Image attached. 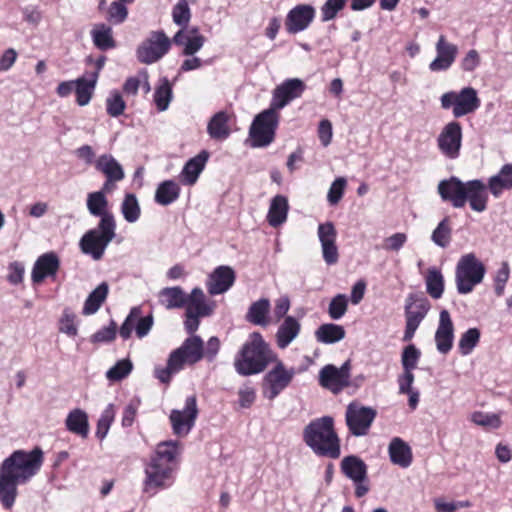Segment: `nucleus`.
I'll list each match as a JSON object with an SVG mask.
<instances>
[{
  "mask_svg": "<svg viewBox=\"0 0 512 512\" xmlns=\"http://www.w3.org/2000/svg\"><path fill=\"white\" fill-rule=\"evenodd\" d=\"M509 265L507 262H503L499 269L496 271L494 281H495V293L498 296H501L504 292L505 284L509 279Z\"/></svg>",
  "mask_w": 512,
  "mask_h": 512,
  "instance_id": "nucleus-64",
  "label": "nucleus"
},
{
  "mask_svg": "<svg viewBox=\"0 0 512 512\" xmlns=\"http://www.w3.org/2000/svg\"><path fill=\"white\" fill-rule=\"evenodd\" d=\"M109 287L106 282L100 283L85 300L82 313L84 315H92L96 313L101 307L102 303L107 298Z\"/></svg>",
  "mask_w": 512,
  "mask_h": 512,
  "instance_id": "nucleus-47",
  "label": "nucleus"
},
{
  "mask_svg": "<svg viewBox=\"0 0 512 512\" xmlns=\"http://www.w3.org/2000/svg\"><path fill=\"white\" fill-rule=\"evenodd\" d=\"M187 300V294L179 286L166 287L159 292V302L166 309L182 308Z\"/></svg>",
  "mask_w": 512,
  "mask_h": 512,
  "instance_id": "nucleus-41",
  "label": "nucleus"
},
{
  "mask_svg": "<svg viewBox=\"0 0 512 512\" xmlns=\"http://www.w3.org/2000/svg\"><path fill=\"white\" fill-rule=\"evenodd\" d=\"M173 43L183 46V54L193 56L205 43V37L199 34L197 28L180 29L173 37Z\"/></svg>",
  "mask_w": 512,
  "mask_h": 512,
  "instance_id": "nucleus-27",
  "label": "nucleus"
},
{
  "mask_svg": "<svg viewBox=\"0 0 512 512\" xmlns=\"http://www.w3.org/2000/svg\"><path fill=\"white\" fill-rule=\"evenodd\" d=\"M465 203L468 201L470 208L475 212H483L487 209L488 185L480 179L466 182Z\"/></svg>",
  "mask_w": 512,
  "mask_h": 512,
  "instance_id": "nucleus-24",
  "label": "nucleus"
},
{
  "mask_svg": "<svg viewBox=\"0 0 512 512\" xmlns=\"http://www.w3.org/2000/svg\"><path fill=\"white\" fill-rule=\"evenodd\" d=\"M208 158V152L203 150L195 157L189 159L179 174L180 182L186 186L194 185L204 170Z\"/></svg>",
  "mask_w": 512,
  "mask_h": 512,
  "instance_id": "nucleus-28",
  "label": "nucleus"
},
{
  "mask_svg": "<svg viewBox=\"0 0 512 512\" xmlns=\"http://www.w3.org/2000/svg\"><path fill=\"white\" fill-rule=\"evenodd\" d=\"M348 308V298L345 294H337L332 298L328 307V314L331 319H341Z\"/></svg>",
  "mask_w": 512,
  "mask_h": 512,
  "instance_id": "nucleus-56",
  "label": "nucleus"
},
{
  "mask_svg": "<svg viewBox=\"0 0 512 512\" xmlns=\"http://www.w3.org/2000/svg\"><path fill=\"white\" fill-rule=\"evenodd\" d=\"M181 188L174 180L161 182L155 191V202L162 206L174 203L180 196Z\"/></svg>",
  "mask_w": 512,
  "mask_h": 512,
  "instance_id": "nucleus-40",
  "label": "nucleus"
},
{
  "mask_svg": "<svg viewBox=\"0 0 512 512\" xmlns=\"http://www.w3.org/2000/svg\"><path fill=\"white\" fill-rule=\"evenodd\" d=\"M172 99V86L167 78H162L155 89L154 101L159 111L168 109Z\"/></svg>",
  "mask_w": 512,
  "mask_h": 512,
  "instance_id": "nucleus-48",
  "label": "nucleus"
},
{
  "mask_svg": "<svg viewBox=\"0 0 512 512\" xmlns=\"http://www.w3.org/2000/svg\"><path fill=\"white\" fill-rule=\"evenodd\" d=\"M98 80V71L87 72L75 80L76 101L79 106H86L93 95Z\"/></svg>",
  "mask_w": 512,
  "mask_h": 512,
  "instance_id": "nucleus-32",
  "label": "nucleus"
},
{
  "mask_svg": "<svg viewBox=\"0 0 512 512\" xmlns=\"http://www.w3.org/2000/svg\"><path fill=\"white\" fill-rule=\"evenodd\" d=\"M421 352L414 345H408L404 348L401 357V363L404 371L413 372L417 367V363L420 359Z\"/></svg>",
  "mask_w": 512,
  "mask_h": 512,
  "instance_id": "nucleus-60",
  "label": "nucleus"
},
{
  "mask_svg": "<svg viewBox=\"0 0 512 512\" xmlns=\"http://www.w3.org/2000/svg\"><path fill=\"white\" fill-rule=\"evenodd\" d=\"M178 454V441L169 440L157 445L154 455L145 467L144 492L152 491L154 494L157 489H166L174 483Z\"/></svg>",
  "mask_w": 512,
  "mask_h": 512,
  "instance_id": "nucleus-2",
  "label": "nucleus"
},
{
  "mask_svg": "<svg viewBox=\"0 0 512 512\" xmlns=\"http://www.w3.org/2000/svg\"><path fill=\"white\" fill-rule=\"evenodd\" d=\"M196 396H188L183 409H173L169 419L173 433L178 437H185L195 425L198 416Z\"/></svg>",
  "mask_w": 512,
  "mask_h": 512,
  "instance_id": "nucleus-13",
  "label": "nucleus"
},
{
  "mask_svg": "<svg viewBox=\"0 0 512 512\" xmlns=\"http://www.w3.org/2000/svg\"><path fill=\"white\" fill-rule=\"evenodd\" d=\"M172 18L173 22L181 27V29H186L190 18V8L188 3L185 0L179 1L172 10Z\"/></svg>",
  "mask_w": 512,
  "mask_h": 512,
  "instance_id": "nucleus-58",
  "label": "nucleus"
},
{
  "mask_svg": "<svg viewBox=\"0 0 512 512\" xmlns=\"http://www.w3.org/2000/svg\"><path fill=\"white\" fill-rule=\"evenodd\" d=\"M424 279L427 293L434 299L441 298L444 292V277L441 270L435 266L428 268Z\"/></svg>",
  "mask_w": 512,
  "mask_h": 512,
  "instance_id": "nucleus-45",
  "label": "nucleus"
},
{
  "mask_svg": "<svg viewBox=\"0 0 512 512\" xmlns=\"http://www.w3.org/2000/svg\"><path fill=\"white\" fill-rule=\"evenodd\" d=\"M132 369V362L129 359H122L106 372V377L110 381H120L127 377L131 373Z\"/></svg>",
  "mask_w": 512,
  "mask_h": 512,
  "instance_id": "nucleus-55",
  "label": "nucleus"
},
{
  "mask_svg": "<svg viewBox=\"0 0 512 512\" xmlns=\"http://www.w3.org/2000/svg\"><path fill=\"white\" fill-rule=\"evenodd\" d=\"M436 58L429 64L432 72L446 71L454 63L458 48L455 44L446 40L445 36L440 35L436 43Z\"/></svg>",
  "mask_w": 512,
  "mask_h": 512,
  "instance_id": "nucleus-22",
  "label": "nucleus"
},
{
  "mask_svg": "<svg viewBox=\"0 0 512 512\" xmlns=\"http://www.w3.org/2000/svg\"><path fill=\"white\" fill-rule=\"evenodd\" d=\"M59 331L69 337H75L78 333L76 314L69 308H65L62 312L59 319Z\"/></svg>",
  "mask_w": 512,
  "mask_h": 512,
  "instance_id": "nucleus-54",
  "label": "nucleus"
},
{
  "mask_svg": "<svg viewBox=\"0 0 512 512\" xmlns=\"http://www.w3.org/2000/svg\"><path fill=\"white\" fill-rule=\"evenodd\" d=\"M65 425L68 431L82 438H86L89 434L88 415L82 409L71 410L67 415Z\"/></svg>",
  "mask_w": 512,
  "mask_h": 512,
  "instance_id": "nucleus-39",
  "label": "nucleus"
},
{
  "mask_svg": "<svg viewBox=\"0 0 512 512\" xmlns=\"http://www.w3.org/2000/svg\"><path fill=\"white\" fill-rule=\"evenodd\" d=\"M430 309V304L426 298L417 297L414 294H410L405 301L404 313H405V331L403 335L404 341H410L421 322L426 317Z\"/></svg>",
  "mask_w": 512,
  "mask_h": 512,
  "instance_id": "nucleus-12",
  "label": "nucleus"
},
{
  "mask_svg": "<svg viewBox=\"0 0 512 512\" xmlns=\"http://www.w3.org/2000/svg\"><path fill=\"white\" fill-rule=\"evenodd\" d=\"M108 205V199L104 194V191L88 193L86 206L89 213L92 216L100 217V221L108 218L112 222H116L113 214L108 210Z\"/></svg>",
  "mask_w": 512,
  "mask_h": 512,
  "instance_id": "nucleus-34",
  "label": "nucleus"
},
{
  "mask_svg": "<svg viewBox=\"0 0 512 512\" xmlns=\"http://www.w3.org/2000/svg\"><path fill=\"white\" fill-rule=\"evenodd\" d=\"M289 210L288 200L283 195H276L272 198L267 214V221L270 226L278 227L287 220Z\"/></svg>",
  "mask_w": 512,
  "mask_h": 512,
  "instance_id": "nucleus-38",
  "label": "nucleus"
},
{
  "mask_svg": "<svg viewBox=\"0 0 512 512\" xmlns=\"http://www.w3.org/2000/svg\"><path fill=\"white\" fill-rule=\"evenodd\" d=\"M488 190L495 199L502 196L503 192L512 189V163L505 164L497 174L489 177Z\"/></svg>",
  "mask_w": 512,
  "mask_h": 512,
  "instance_id": "nucleus-30",
  "label": "nucleus"
},
{
  "mask_svg": "<svg viewBox=\"0 0 512 512\" xmlns=\"http://www.w3.org/2000/svg\"><path fill=\"white\" fill-rule=\"evenodd\" d=\"M470 419L474 424L485 428L497 429L502 424L500 414L496 413L475 411L471 414Z\"/></svg>",
  "mask_w": 512,
  "mask_h": 512,
  "instance_id": "nucleus-52",
  "label": "nucleus"
},
{
  "mask_svg": "<svg viewBox=\"0 0 512 512\" xmlns=\"http://www.w3.org/2000/svg\"><path fill=\"white\" fill-rule=\"evenodd\" d=\"M94 166L110 180H123L125 177L122 165L111 154L100 155L95 160Z\"/></svg>",
  "mask_w": 512,
  "mask_h": 512,
  "instance_id": "nucleus-36",
  "label": "nucleus"
},
{
  "mask_svg": "<svg viewBox=\"0 0 512 512\" xmlns=\"http://www.w3.org/2000/svg\"><path fill=\"white\" fill-rule=\"evenodd\" d=\"M126 103L118 91H112L106 99V111L111 117H119L124 113Z\"/></svg>",
  "mask_w": 512,
  "mask_h": 512,
  "instance_id": "nucleus-57",
  "label": "nucleus"
},
{
  "mask_svg": "<svg viewBox=\"0 0 512 512\" xmlns=\"http://www.w3.org/2000/svg\"><path fill=\"white\" fill-rule=\"evenodd\" d=\"M60 260L54 252H47L38 257L34 263L31 279L35 284L41 283L45 278H54L59 270Z\"/></svg>",
  "mask_w": 512,
  "mask_h": 512,
  "instance_id": "nucleus-26",
  "label": "nucleus"
},
{
  "mask_svg": "<svg viewBox=\"0 0 512 512\" xmlns=\"http://www.w3.org/2000/svg\"><path fill=\"white\" fill-rule=\"evenodd\" d=\"M115 410L113 404H109L102 412L96 429V437L103 440L110 429L112 422L114 421Z\"/></svg>",
  "mask_w": 512,
  "mask_h": 512,
  "instance_id": "nucleus-53",
  "label": "nucleus"
},
{
  "mask_svg": "<svg viewBox=\"0 0 512 512\" xmlns=\"http://www.w3.org/2000/svg\"><path fill=\"white\" fill-rule=\"evenodd\" d=\"M377 412L371 407L352 402L347 406L345 419L349 431L354 436H364L368 433Z\"/></svg>",
  "mask_w": 512,
  "mask_h": 512,
  "instance_id": "nucleus-14",
  "label": "nucleus"
},
{
  "mask_svg": "<svg viewBox=\"0 0 512 512\" xmlns=\"http://www.w3.org/2000/svg\"><path fill=\"white\" fill-rule=\"evenodd\" d=\"M301 324L293 316H286L279 325L275 338L280 349L287 348L299 335Z\"/></svg>",
  "mask_w": 512,
  "mask_h": 512,
  "instance_id": "nucleus-31",
  "label": "nucleus"
},
{
  "mask_svg": "<svg viewBox=\"0 0 512 512\" xmlns=\"http://www.w3.org/2000/svg\"><path fill=\"white\" fill-rule=\"evenodd\" d=\"M270 309V301L267 298H261L250 305L246 313V320L254 325L266 327L271 323Z\"/></svg>",
  "mask_w": 512,
  "mask_h": 512,
  "instance_id": "nucleus-37",
  "label": "nucleus"
},
{
  "mask_svg": "<svg viewBox=\"0 0 512 512\" xmlns=\"http://www.w3.org/2000/svg\"><path fill=\"white\" fill-rule=\"evenodd\" d=\"M305 89L306 85L301 79H286L274 89L270 107L278 112L291 101L300 98Z\"/></svg>",
  "mask_w": 512,
  "mask_h": 512,
  "instance_id": "nucleus-17",
  "label": "nucleus"
},
{
  "mask_svg": "<svg viewBox=\"0 0 512 512\" xmlns=\"http://www.w3.org/2000/svg\"><path fill=\"white\" fill-rule=\"evenodd\" d=\"M452 237V229L449 224L448 217L440 221L437 227L433 230L431 235L432 242L441 248L449 246Z\"/></svg>",
  "mask_w": 512,
  "mask_h": 512,
  "instance_id": "nucleus-49",
  "label": "nucleus"
},
{
  "mask_svg": "<svg viewBox=\"0 0 512 512\" xmlns=\"http://www.w3.org/2000/svg\"><path fill=\"white\" fill-rule=\"evenodd\" d=\"M172 43L173 39H170L164 31H151L138 46L137 58L143 64L156 63L169 52Z\"/></svg>",
  "mask_w": 512,
  "mask_h": 512,
  "instance_id": "nucleus-10",
  "label": "nucleus"
},
{
  "mask_svg": "<svg viewBox=\"0 0 512 512\" xmlns=\"http://www.w3.org/2000/svg\"><path fill=\"white\" fill-rule=\"evenodd\" d=\"M94 45L100 50H108L115 47L112 28L106 24H95L91 30Z\"/></svg>",
  "mask_w": 512,
  "mask_h": 512,
  "instance_id": "nucleus-44",
  "label": "nucleus"
},
{
  "mask_svg": "<svg viewBox=\"0 0 512 512\" xmlns=\"http://www.w3.org/2000/svg\"><path fill=\"white\" fill-rule=\"evenodd\" d=\"M186 365H188V360L177 348L170 353L165 367H155L154 374L160 382L168 384L173 375L183 370Z\"/></svg>",
  "mask_w": 512,
  "mask_h": 512,
  "instance_id": "nucleus-29",
  "label": "nucleus"
},
{
  "mask_svg": "<svg viewBox=\"0 0 512 512\" xmlns=\"http://www.w3.org/2000/svg\"><path fill=\"white\" fill-rule=\"evenodd\" d=\"M480 331L478 328H470L465 331L458 342V349L461 355L467 356L472 353L480 340Z\"/></svg>",
  "mask_w": 512,
  "mask_h": 512,
  "instance_id": "nucleus-50",
  "label": "nucleus"
},
{
  "mask_svg": "<svg viewBox=\"0 0 512 512\" xmlns=\"http://www.w3.org/2000/svg\"><path fill=\"white\" fill-rule=\"evenodd\" d=\"M349 363H344L341 367L332 364L325 365L319 372V384L334 394L339 393L350 382Z\"/></svg>",
  "mask_w": 512,
  "mask_h": 512,
  "instance_id": "nucleus-16",
  "label": "nucleus"
},
{
  "mask_svg": "<svg viewBox=\"0 0 512 512\" xmlns=\"http://www.w3.org/2000/svg\"><path fill=\"white\" fill-rule=\"evenodd\" d=\"M185 329L193 334L199 327L200 318L209 316L214 309L213 305L206 302V297L201 288H194L190 295H187L185 302Z\"/></svg>",
  "mask_w": 512,
  "mask_h": 512,
  "instance_id": "nucleus-11",
  "label": "nucleus"
},
{
  "mask_svg": "<svg viewBox=\"0 0 512 512\" xmlns=\"http://www.w3.org/2000/svg\"><path fill=\"white\" fill-rule=\"evenodd\" d=\"M440 103L443 109H452L455 118L473 113L481 104L477 91L472 87L446 92L440 97Z\"/></svg>",
  "mask_w": 512,
  "mask_h": 512,
  "instance_id": "nucleus-8",
  "label": "nucleus"
},
{
  "mask_svg": "<svg viewBox=\"0 0 512 512\" xmlns=\"http://www.w3.org/2000/svg\"><path fill=\"white\" fill-rule=\"evenodd\" d=\"M43 451L36 447L31 451L16 450L0 465V503L11 509L18 496V485L28 483L41 469Z\"/></svg>",
  "mask_w": 512,
  "mask_h": 512,
  "instance_id": "nucleus-1",
  "label": "nucleus"
},
{
  "mask_svg": "<svg viewBox=\"0 0 512 512\" xmlns=\"http://www.w3.org/2000/svg\"><path fill=\"white\" fill-rule=\"evenodd\" d=\"M343 473L354 482H363L366 477V465L356 456H347L341 462Z\"/></svg>",
  "mask_w": 512,
  "mask_h": 512,
  "instance_id": "nucleus-46",
  "label": "nucleus"
},
{
  "mask_svg": "<svg viewBox=\"0 0 512 512\" xmlns=\"http://www.w3.org/2000/svg\"><path fill=\"white\" fill-rule=\"evenodd\" d=\"M348 0H326L321 6V20L328 22L333 20L337 14L345 7Z\"/></svg>",
  "mask_w": 512,
  "mask_h": 512,
  "instance_id": "nucleus-59",
  "label": "nucleus"
},
{
  "mask_svg": "<svg viewBox=\"0 0 512 512\" xmlns=\"http://www.w3.org/2000/svg\"><path fill=\"white\" fill-rule=\"evenodd\" d=\"M297 371L288 367L275 355V365L263 379V395L269 400L278 397L292 383Z\"/></svg>",
  "mask_w": 512,
  "mask_h": 512,
  "instance_id": "nucleus-9",
  "label": "nucleus"
},
{
  "mask_svg": "<svg viewBox=\"0 0 512 512\" xmlns=\"http://www.w3.org/2000/svg\"><path fill=\"white\" fill-rule=\"evenodd\" d=\"M486 268L474 253L462 255L455 268L457 292L461 295L471 293L485 276Z\"/></svg>",
  "mask_w": 512,
  "mask_h": 512,
  "instance_id": "nucleus-5",
  "label": "nucleus"
},
{
  "mask_svg": "<svg viewBox=\"0 0 512 512\" xmlns=\"http://www.w3.org/2000/svg\"><path fill=\"white\" fill-rule=\"evenodd\" d=\"M314 335L319 343L334 344L344 339L346 332L341 325L325 323L316 329Z\"/></svg>",
  "mask_w": 512,
  "mask_h": 512,
  "instance_id": "nucleus-42",
  "label": "nucleus"
},
{
  "mask_svg": "<svg viewBox=\"0 0 512 512\" xmlns=\"http://www.w3.org/2000/svg\"><path fill=\"white\" fill-rule=\"evenodd\" d=\"M278 123L279 114L271 107L259 113L249 130L251 146L261 148L271 144L274 141Z\"/></svg>",
  "mask_w": 512,
  "mask_h": 512,
  "instance_id": "nucleus-7",
  "label": "nucleus"
},
{
  "mask_svg": "<svg viewBox=\"0 0 512 512\" xmlns=\"http://www.w3.org/2000/svg\"><path fill=\"white\" fill-rule=\"evenodd\" d=\"M153 326V316L148 315L142 317V310L140 307H133L125 321L119 329V334L123 339L130 338L133 331H135L138 338L147 336Z\"/></svg>",
  "mask_w": 512,
  "mask_h": 512,
  "instance_id": "nucleus-18",
  "label": "nucleus"
},
{
  "mask_svg": "<svg viewBox=\"0 0 512 512\" xmlns=\"http://www.w3.org/2000/svg\"><path fill=\"white\" fill-rule=\"evenodd\" d=\"M229 120L230 116L225 111H219L214 114L207 125L208 135L214 140H226L231 134Z\"/></svg>",
  "mask_w": 512,
  "mask_h": 512,
  "instance_id": "nucleus-35",
  "label": "nucleus"
},
{
  "mask_svg": "<svg viewBox=\"0 0 512 512\" xmlns=\"http://www.w3.org/2000/svg\"><path fill=\"white\" fill-rule=\"evenodd\" d=\"M316 10L310 4H299L293 7L285 19L288 33L296 34L306 30L315 18Z\"/></svg>",
  "mask_w": 512,
  "mask_h": 512,
  "instance_id": "nucleus-20",
  "label": "nucleus"
},
{
  "mask_svg": "<svg viewBox=\"0 0 512 512\" xmlns=\"http://www.w3.org/2000/svg\"><path fill=\"white\" fill-rule=\"evenodd\" d=\"M390 460L401 468H408L413 460L410 446L401 438L394 437L388 447Z\"/></svg>",
  "mask_w": 512,
  "mask_h": 512,
  "instance_id": "nucleus-33",
  "label": "nucleus"
},
{
  "mask_svg": "<svg viewBox=\"0 0 512 512\" xmlns=\"http://www.w3.org/2000/svg\"><path fill=\"white\" fill-rule=\"evenodd\" d=\"M270 352L262 335L258 332L251 333L235 358V370L243 376L262 372L269 362Z\"/></svg>",
  "mask_w": 512,
  "mask_h": 512,
  "instance_id": "nucleus-4",
  "label": "nucleus"
},
{
  "mask_svg": "<svg viewBox=\"0 0 512 512\" xmlns=\"http://www.w3.org/2000/svg\"><path fill=\"white\" fill-rule=\"evenodd\" d=\"M121 212L129 223H135L140 218L141 210L134 194H127L121 204Z\"/></svg>",
  "mask_w": 512,
  "mask_h": 512,
  "instance_id": "nucleus-51",
  "label": "nucleus"
},
{
  "mask_svg": "<svg viewBox=\"0 0 512 512\" xmlns=\"http://www.w3.org/2000/svg\"><path fill=\"white\" fill-rule=\"evenodd\" d=\"M125 2L119 0L114 1L108 8V20L113 24L123 23L128 15V10L124 5Z\"/></svg>",
  "mask_w": 512,
  "mask_h": 512,
  "instance_id": "nucleus-61",
  "label": "nucleus"
},
{
  "mask_svg": "<svg viewBox=\"0 0 512 512\" xmlns=\"http://www.w3.org/2000/svg\"><path fill=\"white\" fill-rule=\"evenodd\" d=\"M234 282V270L229 266H219L209 275L206 286L210 295H220L227 292Z\"/></svg>",
  "mask_w": 512,
  "mask_h": 512,
  "instance_id": "nucleus-25",
  "label": "nucleus"
},
{
  "mask_svg": "<svg viewBox=\"0 0 512 512\" xmlns=\"http://www.w3.org/2000/svg\"><path fill=\"white\" fill-rule=\"evenodd\" d=\"M303 440L318 456L333 459L340 456V441L330 416L312 420L303 430Z\"/></svg>",
  "mask_w": 512,
  "mask_h": 512,
  "instance_id": "nucleus-3",
  "label": "nucleus"
},
{
  "mask_svg": "<svg viewBox=\"0 0 512 512\" xmlns=\"http://www.w3.org/2000/svg\"><path fill=\"white\" fill-rule=\"evenodd\" d=\"M317 235L321 244L322 257L327 265H334L339 260L338 247L336 245L337 231L332 222L321 223L317 229Z\"/></svg>",
  "mask_w": 512,
  "mask_h": 512,
  "instance_id": "nucleus-19",
  "label": "nucleus"
},
{
  "mask_svg": "<svg viewBox=\"0 0 512 512\" xmlns=\"http://www.w3.org/2000/svg\"><path fill=\"white\" fill-rule=\"evenodd\" d=\"M454 325L447 310L439 314V323L435 332V343L439 353L447 354L453 347Z\"/></svg>",
  "mask_w": 512,
  "mask_h": 512,
  "instance_id": "nucleus-23",
  "label": "nucleus"
},
{
  "mask_svg": "<svg viewBox=\"0 0 512 512\" xmlns=\"http://www.w3.org/2000/svg\"><path fill=\"white\" fill-rule=\"evenodd\" d=\"M465 187L466 182L452 176L449 179L441 180L437 189L443 201H449L454 208H462L465 206Z\"/></svg>",
  "mask_w": 512,
  "mask_h": 512,
  "instance_id": "nucleus-21",
  "label": "nucleus"
},
{
  "mask_svg": "<svg viewBox=\"0 0 512 512\" xmlns=\"http://www.w3.org/2000/svg\"><path fill=\"white\" fill-rule=\"evenodd\" d=\"M179 350L188 360V365H193L204 357L203 341L197 335L187 338L179 347Z\"/></svg>",
  "mask_w": 512,
  "mask_h": 512,
  "instance_id": "nucleus-43",
  "label": "nucleus"
},
{
  "mask_svg": "<svg viewBox=\"0 0 512 512\" xmlns=\"http://www.w3.org/2000/svg\"><path fill=\"white\" fill-rule=\"evenodd\" d=\"M116 236V222L110 219L99 221L97 227L88 230L80 239L81 251L94 260L102 259L106 248Z\"/></svg>",
  "mask_w": 512,
  "mask_h": 512,
  "instance_id": "nucleus-6",
  "label": "nucleus"
},
{
  "mask_svg": "<svg viewBox=\"0 0 512 512\" xmlns=\"http://www.w3.org/2000/svg\"><path fill=\"white\" fill-rule=\"evenodd\" d=\"M346 183V179L343 177L336 178L333 181L327 195L328 202L331 205H335L341 200L344 194Z\"/></svg>",
  "mask_w": 512,
  "mask_h": 512,
  "instance_id": "nucleus-62",
  "label": "nucleus"
},
{
  "mask_svg": "<svg viewBox=\"0 0 512 512\" xmlns=\"http://www.w3.org/2000/svg\"><path fill=\"white\" fill-rule=\"evenodd\" d=\"M238 402L241 408H250L256 399V390L249 384L242 385L238 390Z\"/></svg>",
  "mask_w": 512,
  "mask_h": 512,
  "instance_id": "nucleus-63",
  "label": "nucleus"
},
{
  "mask_svg": "<svg viewBox=\"0 0 512 512\" xmlns=\"http://www.w3.org/2000/svg\"><path fill=\"white\" fill-rule=\"evenodd\" d=\"M462 146V127L459 122H448L437 137V147L442 155L456 159Z\"/></svg>",
  "mask_w": 512,
  "mask_h": 512,
  "instance_id": "nucleus-15",
  "label": "nucleus"
}]
</instances>
